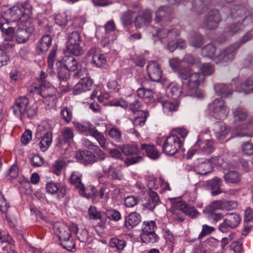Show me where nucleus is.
<instances>
[{"label": "nucleus", "instance_id": "nucleus-1", "mask_svg": "<svg viewBox=\"0 0 253 253\" xmlns=\"http://www.w3.org/2000/svg\"><path fill=\"white\" fill-rule=\"evenodd\" d=\"M54 233L58 236L61 245L69 251H72L75 249V244L71 237V231L69 227L66 225L57 222L53 224Z\"/></svg>", "mask_w": 253, "mask_h": 253}, {"label": "nucleus", "instance_id": "nucleus-2", "mask_svg": "<svg viewBox=\"0 0 253 253\" xmlns=\"http://www.w3.org/2000/svg\"><path fill=\"white\" fill-rule=\"evenodd\" d=\"M29 99L25 96H20L16 99L12 106L13 113L18 117L27 116L29 118L36 116L37 110L34 106H29Z\"/></svg>", "mask_w": 253, "mask_h": 253}, {"label": "nucleus", "instance_id": "nucleus-3", "mask_svg": "<svg viewBox=\"0 0 253 253\" xmlns=\"http://www.w3.org/2000/svg\"><path fill=\"white\" fill-rule=\"evenodd\" d=\"M253 30L247 33L241 40L240 44L235 43L234 45H230L222 50L216 57V62H225L232 60L234 57L236 50L239 48L241 44L244 43L253 38Z\"/></svg>", "mask_w": 253, "mask_h": 253}, {"label": "nucleus", "instance_id": "nucleus-4", "mask_svg": "<svg viewBox=\"0 0 253 253\" xmlns=\"http://www.w3.org/2000/svg\"><path fill=\"white\" fill-rule=\"evenodd\" d=\"M82 37L80 32L74 31L70 33L68 37L67 50L68 52L76 56H79L83 53V50L81 46Z\"/></svg>", "mask_w": 253, "mask_h": 253}, {"label": "nucleus", "instance_id": "nucleus-5", "mask_svg": "<svg viewBox=\"0 0 253 253\" xmlns=\"http://www.w3.org/2000/svg\"><path fill=\"white\" fill-rule=\"evenodd\" d=\"M182 141L177 135L168 136L164 142L162 150L167 155H173L181 148Z\"/></svg>", "mask_w": 253, "mask_h": 253}, {"label": "nucleus", "instance_id": "nucleus-6", "mask_svg": "<svg viewBox=\"0 0 253 253\" xmlns=\"http://www.w3.org/2000/svg\"><path fill=\"white\" fill-rule=\"evenodd\" d=\"M212 116L218 120H224L227 118L230 112V109L225 105V102L221 99H215L209 105Z\"/></svg>", "mask_w": 253, "mask_h": 253}, {"label": "nucleus", "instance_id": "nucleus-7", "mask_svg": "<svg viewBox=\"0 0 253 253\" xmlns=\"http://www.w3.org/2000/svg\"><path fill=\"white\" fill-rule=\"evenodd\" d=\"M226 218L219 225V230L223 232H228L230 229L237 227L241 222V217L239 214L232 212L226 214Z\"/></svg>", "mask_w": 253, "mask_h": 253}, {"label": "nucleus", "instance_id": "nucleus-8", "mask_svg": "<svg viewBox=\"0 0 253 253\" xmlns=\"http://www.w3.org/2000/svg\"><path fill=\"white\" fill-rule=\"evenodd\" d=\"M36 136L37 138L41 139V141L39 143L41 150L42 152L45 151L52 142V133L44 130L43 126H39L37 128Z\"/></svg>", "mask_w": 253, "mask_h": 253}, {"label": "nucleus", "instance_id": "nucleus-9", "mask_svg": "<svg viewBox=\"0 0 253 253\" xmlns=\"http://www.w3.org/2000/svg\"><path fill=\"white\" fill-rule=\"evenodd\" d=\"M25 5L14 6L10 9V15L13 21L21 20L27 21L31 16V11L26 8Z\"/></svg>", "mask_w": 253, "mask_h": 253}, {"label": "nucleus", "instance_id": "nucleus-10", "mask_svg": "<svg viewBox=\"0 0 253 253\" xmlns=\"http://www.w3.org/2000/svg\"><path fill=\"white\" fill-rule=\"evenodd\" d=\"M220 20L219 11L212 10L205 17L203 26L209 30L215 29L217 27Z\"/></svg>", "mask_w": 253, "mask_h": 253}, {"label": "nucleus", "instance_id": "nucleus-11", "mask_svg": "<svg viewBox=\"0 0 253 253\" xmlns=\"http://www.w3.org/2000/svg\"><path fill=\"white\" fill-rule=\"evenodd\" d=\"M146 68L149 77L152 81L156 82L160 81L162 76V70L160 65L158 62L154 60L149 61Z\"/></svg>", "mask_w": 253, "mask_h": 253}, {"label": "nucleus", "instance_id": "nucleus-12", "mask_svg": "<svg viewBox=\"0 0 253 253\" xmlns=\"http://www.w3.org/2000/svg\"><path fill=\"white\" fill-rule=\"evenodd\" d=\"M231 15L234 21L243 23L245 21H250L251 16L247 14V8L242 6L237 5L231 9Z\"/></svg>", "mask_w": 253, "mask_h": 253}, {"label": "nucleus", "instance_id": "nucleus-13", "mask_svg": "<svg viewBox=\"0 0 253 253\" xmlns=\"http://www.w3.org/2000/svg\"><path fill=\"white\" fill-rule=\"evenodd\" d=\"M34 31L35 28L32 26L26 28H18L15 34L16 41L18 43L26 42Z\"/></svg>", "mask_w": 253, "mask_h": 253}, {"label": "nucleus", "instance_id": "nucleus-14", "mask_svg": "<svg viewBox=\"0 0 253 253\" xmlns=\"http://www.w3.org/2000/svg\"><path fill=\"white\" fill-rule=\"evenodd\" d=\"M160 202L158 194L155 191H150L149 196L142 200V206L144 209L152 211Z\"/></svg>", "mask_w": 253, "mask_h": 253}, {"label": "nucleus", "instance_id": "nucleus-15", "mask_svg": "<svg viewBox=\"0 0 253 253\" xmlns=\"http://www.w3.org/2000/svg\"><path fill=\"white\" fill-rule=\"evenodd\" d=\"M57 77L60 81V87L62 90H66L68 86V80L69 79L70 74L69 71L61 65L60 63H56Z\"/></svg>", "mask_w": 253, "mask_h": 253}, {"label": "nucleus", "instance_id": "nucleus-16", "mask_svg": "<svg viewBox=\"0 0 253 253\" xmlns=\"http://www.w3.org/2000/svg\"><path fill=\"white\" fill-rule=\"evenodd\" d=\"M171 9L168 6H161L156 12L155 21L156 23H161L163 25L165 22L171 20Z\"/></svg>", "mask_w": 253, "mask_h": 253}, {"label": "nucleus", "instance_id": "nucleus-17", "mask_svg": "<svg viewBox=\"0 0 253 253\" xmlns=\"http://www.w3.org/2000/svg\"><path fill=\"white\" fill-rule=\"evenodd\" d=\"M173 207L180 210L183 213L194 218L199 215V212L193 207H189L183 201H178L173 204Z\"/></svg>", "mask_w": 253, "mask_h": 253}, {"label": "nucleus", "instance_id": "nucleus-18", "mask_svg": "<svg viewBox=\"0 0 253 253\" xmlns=\"http://www.w3.org/2000/svg\"><path fill=\"white\" fill-rule=\"evenodd\" d=\"M195 165V170L199 174L206 175L212 170V166L209 159H199Z\"/></svg>", "mask_w": 253, "mask_h": 253}, {"label": "nucleus", "instance_id": "nucleus-19", "mask_svg": "<svg viewBox=\"0 0 253 253\" xmlns=\"http://www.w3.org/2000/svg\"><path fill=\"white\" fill-rule=\"evenodd\" d=\"M77 159L84 165L92 164L96 161V157L91 152L80 151L76 153Z\"/></svg>", "mask_w": 253, "mask_h": 253}, {"label": "nucleus", "instance_id": "nucleus-20", "mask_svg": "<svg viewBox=\"0 0 253 253\" xmlns=\"http://www.w3.org/2000/svg\"><path fill=\"white\" fill-rule=\"evenodd\" d=\"M152 21V13L151 12L146 10L142 13L139 14L134 20V23L135 26L136 28H142L147 24L150 23Z\"/></svg>", "mask_w": 253, "mask_h": 253}, {"label": "nucleus", "instance_id": "nucleus-21", "mask_svg": "<svg viewBox=\"0 0 253 253\" xmlns=\"http://www.w3.org/2000/svg\"><path fill=\"white\" fill-rule=\"evenodd\" d=\"M92 84L93 81L90 78L87 77L81 79L75 86L74 93L75 94H78L83 92L89 90Z\"/></svg>", "mask_w": 253, "mask_h": 253}, {"label": "nucleus", "instance_id": "nucleus-22", "mask_svg": "<svg viewBox=\"0 0 253 253\" xmlns=\"http://www.w3.org/2000/svg\"><path fill=\"white\" fill-rule=\"evenodd\" d=\"M212 0H194L192 11L197 14L205 13L211 5Z\"/></svg>", "mask_w": 253, "mask_h": 253}, {"label": "nucleus", "instance_id": "nucleus-23", "mask_svg": "<svg viewBox=\"0 0 253 253\" xmlns=\"http://www.w3.org/2000/svg\"><path fill=\"white\" fill-rule=\"evenodd\" d=\"M195 146L200 147L198 150L199 153L206 155H210L214 150V144L212 140H207L204 142L198 141L195 143Z\"/></svg>", "mask_w": 253, "mask_h": 253}, {"label": "nucleus", "instance_id": "nucleus-24", "mask_svg": "<svg viewBox=\"0 0 253 253\" xmlns=\"http://www.w3.org/2000/svg\"><path fill=\"white\" fill-rule=\"evenodd\" d=\"M63 66L69 71L74 72L79 67V63L73 56H64L62 59Z\"/></svg>", "mask_w": 253, "mask_h": 253}, {"label": "nucleus", "instance_id": "nucleus-25", "mask_svg": "<svg viewBox=\"0 0 253 253\" xmlns=\"http://www.w3.org/2000/svg\"><path fill=\"white\" fill-rule=\"evenodd\" d=\"M78 192L82 197L92 200L95 199L97 194V191L94 186L89 185L85 187L84 184L83 185V188L78 190Z\"/></svg>", "mask_w": 253, "mask_h": 253}, {"label": "nucleus", "instance_id": "nucleus-26", "mask_svg": "<svg viewBox=\"0 0 253 253\" xmlns=\"http://www.w3.org/2000/svg\"><path fill=\"white\" fill-rule=\"evenodd\" d=\"M158 100L159 102L161 103L164 111L167 114L172 113L176 111L178 109L179 103L177 100L163 101L161 98H158Z\"/></svg>", "mask_w": 253, "mask_h": 253}, {"label": "nucleus", "instance_id": "nucleus-27", "mask_svg": "<svg viewBox=\"0 0 253 253\" xmlns=\"http://www.w3.org/2000/svg\"><path fill=\"white\" fill-rule=\"evenodd\" d=\"M73 124L75 127L79 131L80 133H82L87 135L91 133L95 129V127L89 122H83L82 123L74 122Z\"/></svg>", "mask_w": 253, "mask_h": 253}, {"label": "nucleus", "instance_id": "nucleus-28", "mask_svg": "<svg viewBox=\"0 0 253 253\" xmlns=\"http://www.w3.org/2000/svg\"><path fill=\"white\" fill-rule=\"evenodd\" d=\"M141 221V216L136 212H131L126 217L125 225L128 229L137 226Z\"/></svg>", "mask_w": 253, "mask_h": 253}, {"label": "nucleus", "instance_id": "nucleus-29", "mask_svg": "<svg viewBox=\"0 0 253 253\" xmlns=\"http://www.w3.org/2000/svg\"><path fill=\"white\" fill-rule=\"evenodd\" d=\"M213 130L216 137L219 140L224 138L229 132L228 128L225 124L222 122L215 124L213 126Z\"/></svg>", "mask_w": 253, "mask_h": 253}, {"label": "nucleus", "instance_id": "nucleus-30", "mask_svg": "<svg viewBox=\"0 0 253 253\" xmlns=\"http://www.w3.org/2000/svg\"><path fill=\"white\" fill-rule=\"evenodd\" d=\"M141 87L139 88L137 90L138 96L140 98H149L153 96L154 92L152 89H146V84L148 81L145 78H142L141 79Z\"/></svg>", "mask_w": 253, "mask_h": 253}, {"label": "nucleus", "instance_id": "nucleus-31", "mask_svg": "<svg viewBox=\"0 0 253 253\" xmlns=\"http://www.w3.org/2000/svg\"><path fill=\"white\" fill-rule=\"evenodd\" d=\"M140 151H145L147 156L152 159H156L160 157V153L154 145L143 144Z\"/></svg>", "mask_w": 253, "mask_h": 253}, {"label": "nucleus", "instance_id": "nucleus-32", "mask_svg": "<svg viewBox=\"0 0 253 253\" xmlns=\"http://www.w3.org/2000/svg\"><path fill=\"white\" fill-rule=\"evenodd\" d=\"M51 37L47 35L43 36L41 40L38 43L37 49L39 54L44 52L48 50L51 43Z\"/></svg>", "mask_w": 253, "mask_h": 253}, {"label": "nucleus", "instance_id": "nucleus-33", "mask_svg": "<svg viewBox=\"0 0 253 253\" xmlns=\"http://www.w3.org/2000/svg\"><path fill=\"white\" fill-rule=\"evenodd\" d=\"M203 76L197 73L191 74L187 85L190 89H194L196 88L202 82Z\"/></svg>", "mask_w": 253, "mask_h": 253}, {"label": "nucleus", "instance_id": "nucleus-34", "mask_svg": "<svg viewBox=\"0 0 253 253\" xmlns=\"http://www.w3.org/2000/svg\"><path fill=\"white\" fill-rule=\"evenodd\" d=\"M91 136L94 138L99 143L100 146L103 149H106L108 146L107 139L104 134L99 132L96 128L91 133Z\"/></svg>", "mask_w": 253, "mask_h": 253}, {"label": "nucleus", "instance_id": "nucleus-35", "mask_svg": "<svg viewBox=\"0 0 253 253\" xmlns=\"http://www.w3.org/2000/svg\"><path fill=\"white\" fill-rule=\"evenodd\" d=\"M221 182V179L217 177H215L209 181V185L212 190L211 194L212 196H216L222 193L220 189Z\"/></svg>", "mask_w": 253, "mask_h": 253}, {"label": "nucleus", "instance_id": "nucleus-36", "mask_svg": "<svg viewBox=\"0 0 253 253\" xmlns=\"http://www.w3.org/2000/svg\"><path fill=\"white\" fill-rule=\"evenodd\" d=\"M167 92L169 97L173 98V99L177 100L182 92L181 87L178 84H171L169 86Z\"/></svg>", "mask_w": 253, "mask_h": 253}, {"label": "nucleus", "instance_id": "nucleus-37", "mask_svg": "<svg viewBox=\"0 0 253 253\" xmlns=\"http://www.w3.org/2000/svg\"><path fill=\"white\" fill-rule=\"evenodd\" d=\"M239 91L246 94L253 92V77H251L241 83L240 87H237Z\"/></svg>", "mask_w": 253, "mask_h": 253}, {"label": "nucleus", "instance_id": "nucleus-38", "mask_svg": "<svg viewBox=\"0 0 253 253\" xmlns=\"http://www.w3.org/2000/svg\"><path fill=\"white\" fill-rule=\"evenodd\" d=\"M148 116L149 112L148 111H139L138 115L135 117L133 121V125L135 127H141L144 126Z\"/></svg>", "mask_w": 253, "mask_h": 253}, {"label": "nucleus", "instance_id": "nucleus-39", "mask_svg": "<svg viewBox=\"0 0 253 253\" xmlns=\"http://www.w3.org/2000/svg\"><path fill=\"white\" fill-rule=\"evenodd\" d=\"M120 148L126 156L136 154L139 151L138 146L135 143L123 145Z\"/></svg>", "mask_w": 253, "mask_h": 253}, {"label": "nucleus", "instance_id": "nucleus-40", "mask_svg": "<svg viewBox=\"0 0 253 253\" xmlns=\"http://www.w3.org/2000/svg\"><path fill=\"white\" fill-rule=\"evenodd\" d=\"M82 174L78 171H73L69 179L70 183L78 190L83 188L84 184L82 182Z\"/></svg>", "mask_w": 253, "mask_h": 253}, {"label": "nucleus", "instance_id": "nucleus-41", "mask_svg": "<svg viewBox=\"0 0 253 253\" xmlns=\"http://www.w3.org/2000/svg\"><path fill=\"white\" fill-rule=\"evenodd\" d=\"M223 177L227 183H237L241 179L240 174L234 170L228 171L224 175Z\"/></svg>", "mask_w": 253, "mask_h": 253}, {"label": "nucleus", "instance_id": "nucleus-42", "mask_svg": "<svg viewBox=\"0 0 253 253\" xmlns=\"http://www.w3.org/2000/svg\"><path fill=\"white\" fill-rule=\"evenodd\" d=\"M214 89L216 94L222 97H228L232 93L227 85L224 84H217L214 86Z\"/></svg>", "mask_w": 253, "mask_h": 253}, {"label": "nucleus", "instance_id": "nucleus-43", "mask_svg": "<svg viewBox=\"0 0 253 253\" xmlns=\"http://www.w3.org/2000/svg\"><path fill=\"white\" fill-rule=\"evenodd\" d=\"M61 134L65 142L70 143L73 141L74 134L72 128L64 127L61 131Z\"/></svg>", "mask_w": 253, "mask_h": 253}, {"label": "nucleus", "instance_id": "nucleus-44", "mask_svg": "<svg viewBox=\"0 0 253 253\" xmlns=\"http://www.w3.org/2000/svg\"><path fill=\"white\" fill-rule=\"evenodd\" d=\"M126 245V242L123 239L117 238L111 239L109 242V246L112 248H116L119 252L122 251Z\"/></svg>", "mask_w": 253, "mask_h": 253}, {"label": "nucleus", "instance_id": "nucleus-45", "mask_svg": "<svg viewBox=\"0 0 253 253\" xmlns=\"http://www.w3.org/2000/svg\"><path fill=\"white\" fill-rule=\"evenodd\" d=\"M56 49L53 48L50 52L47 60V71L49 74L54 73L53 71L54 62L56 58Z\"/></svg>", "mask_w": 253, "mask_h": 253}, {"label": "nucleus", "instance_id": "nucleus-46", "mask_svg": "<svg viewBox=\"0 0 253 253\" xmlns=\"http://www.w3.org/2000/svg\"><path fill=\"white\" fill-rule=\"evenodd\" d=\"M159 236L155 233V231L148 233H142L141 240L146 243H155L159 240Z\"/></svg>", "mask_w": 253, "mask_h": 253}, {"label": "nucleus", "instance_id": "nucleus-47", "mask_svg": "<svg viewBox=\"0 0 253 253\" xmlns=\"http://www.w3.org/2000/svg\"><path fill=\"white\" fill-rule=\"evenodd\" d=\"M233 115L234 121L236 122L244 121L247 116V112L241 108H237L233 111Z\"/></svg>", "mask_w": 253, "mask_h": 253}, {"label": "nucleus", "instance_id": "nucleus-48", "mask_svg": "<svg viewBox=\"0 0 253 253\" xmlns=\"http://www.w3.org/2000/svg\"><path fill=\"white\" fill-rule=\"evenodd\" d=\"M217 210H223V202L222 200L214 201L203 210L204 212L215 211Z\"/></svg>", "mask_w": 253, "mask_h": 253}, {"label": "nucleus", "instance_id": "nucleus-49", "mask_svg": "<svg viewBox=\"0 0 253 253\" xmlns=\"http://www.w3.org/2000/svg\"><path fill=\"white\" fill-rule=\"evenodd\" d=\"M73 231L76 233L77 238L83 243H85L88 240V232L85 229H82L80 231H79L78 227L76 225L73 227Z\"/></svg>", "mask_w": 253, "mask_h": 253}, {"label": "nucleus", "instance_id": "nucleus-50", "mask_svg": "<svg viewBox=\"0 0 253 253\" xmlns=\"http://www.w3.org/2000/svg\"><path fill=\"white\" fill-rule=\"evenodd\" d=\"M105 214L108 218L115 221H118L121 219L120 212L115 209L106 210L105 211Z\"/></svg>", "mask_w": 253, "mask_h": 253}, {"label": "nucleus", "instance_id": "nucleus-51", "mask_svg": "<svg viewBox=\"0 0 253 253\" xmlns=\"http://www.w3.org/2000/svg\"><path fill=\"white\" fill-rule=\"evenodd\" d=\"M186 47L185 41L183 40H179L175 42L172 43V42H168V47L169 50L173 52L176 48L180 49H184Z\"/></svg>", "mask_w": 253, "mask_h": 253}, {"label": "nucleus", "instance_id": "nucleus-52", "mask_svg": "<svg viewBox=\"0 0 253 253\" xmlns=\"http://www.w3.org/2000/svg\"><path fill=\"white\" fill-rule=\"evenodd\" d=\"M216 51L215 46L212 43L208 44L205 46L202 50L203 56L211 58L215 55Z\"/></svg>", "mask_w": 253, "mask_h": 253}, {"label": "nucleus", "instance_id": "nucleus-53", "mask_svg": "<svg viewBox=\"0 0 253 253\" xmlns=\"http://www.w3.org/2000/svg\"><path fill=\"white\" fill-rule=\"evenodd\" d=\"M60 114L64 121L69 124L72 121L73 113L71 109L68 107H64L61 110Z\"/></svg>", "mask_w": 253, "mask_h": 253}, {"label": "nucleus", "instance_id": "nucleus-54", "mask_svg": "<svg viewBox=\"0 0 253 253\" xmlns=\"http://www.w3.org/2000/svg\"><path fill=\"white\" fill-rule=\"evenodd\" d=\"M65 165V161L63 160H58L56 161L52 168L53 172L58 176L60 175Z\"/></svg>", "mask_w": 253, "mask_h": 253}, {"label": "nucleus", "instance_id": "nucleus-55", "mask_svg": "<svg viewBox=\"0 0 253 253\" xmlns=\"http://www.w3.org/2000/svg\"><path fill=\"white\" fill-rule=\"evenodd\" d=\"M9 205L6 202L2 194L0 192V211L5 218H7V211Z\"/></svg>", "mask_w": 253, "mask_h": 253}, {"label": "nucleus", "instance_id": "nucleus-56", "mask_svg": "<svg viewBox=\"0 0 253 253\" xmlns=\"http://www.w3.org/2000/svg\"><path fill=\"white\" fill-rule=\"evenodd\" d=\"M104 172L107 173L108 176L113 178L116 179H121L122 175L121 173L116 170L112 166H110L108 169H104Z\"/></svg>", "mask_w": 253, "mask_h": 253}, {"label": "nucleus", "instance_id": "nucleus-57", "mask_svg": "<svg viewBox=\"0 0 253 253\" xmlns=\"http://www.w3.org/2000/svg\"><path fill=\"white\" fill-rule=\"evenodd\" d=\"M108 135L116 142H120L121 140L122 133L118 128L112 127L108 131Z\"/></svg>", "mask_w": 253, "mask_h": 253}, {"label": "nucleus", "instance_id": "nucleus-58", "mask_svg": "<svg viewBox=\"0 0 253 253\" xmlns=\"http://www.w3.org/2000/svg\"><path fill=\"white\" fill-rule=\"evenodd\" d=\"M82 144L84 147L87 148L89 149L95 150L96 149H98L101 153L100 157V159L102 160L104 159L105 157L104 153L101 151V150L97 146L95 145L90 140L86 138H84L82 140Z\"/></svg>", "mask_w": 253, "mask_h": 253}, {"label": "nucleus", "instance_id": "nucleus-59", "mask_svg": "<svg viewBox=\"0 0 253 253\" xmlns=\"http://www.w3.org/2000/svg\"><path fill=\"white\" fill-rule=\"evenodd\" d=\"M156 228V223L154 220L144 221L142 227L143 233H150L151 232L154 231Z\"/></svg>", "mask_w": 253, "mask_h": 253}, {"label": "nucleus", "instance_id": "nucleus-60", "mask_svg": "<svg viewBox=\"0 0 253 253\" xmlns=\"http://www.w3.org/2000/svg\"><path fill=\"white\" fill-rule=\"evenodd\" d=\"M203 44V39L201 35L198 34L195 35L190 40L191 45L196 48H200Z\"/></svg>", "mask_w": 253, "mask_h": 253}, {"label": "nucleus", "instance_id": "nucleus-61", "mask_svg": "<svg viewBox=\"0 0 253 253\" xmlns=\"http://www.w3.org/2000/svg\"><path fill=\"white\" fill-rule=\"evenodd\" d=\"M211 166L214 165L217 167H222L224 169L227 168V164L224 162L223 158L220 157L216 156L209 159Z\"/></svg>", "mask_w": 253, "mask_h": 253}, {"label": "nucleus", "instance_id": "nucleus-62", "mask_svg": "<svg viewBox=\"0 0 253 253\" xmlns=\"http://www.w3.org/2000/svg\"><path fill=\"white\" fill-rule=\"evenodd\" d=\"M121 21L124 26H128L132 24L133 20L132 15L127 11L124 12L121 16Z\"/></svg>", "mask_w": 253, "mask_h": 253}, {"label": "nucleus", "instance_id": "nucleus-63", "mask_svg": "<svg viewBox=\"0 0 253 253\" xmlns=\"http://www.w3.org/2000/svg\"><path fill=\"white\" fill-rule=\"evenodd\" d=\"M92 62L97 67H100L105 64L106 59L103 55L98 53L93 55Z\"/></svg>", "mask_w": 253, "mask_h": 253}, {"label": "nucleus", "instance_id": "nucleus-64", "mask_svg": "<svg viewBox=\"0 0 253 253\" xmlns=\"http://www.w3.org/2000/svg\"><path fill=\"white\" fill-rule=\"evenodd\" d=\"M56 89L52 86H42V97H47L56 95Z\"/></svg>", "mask_w": 253, "mask_h": 253}]
</instances>
